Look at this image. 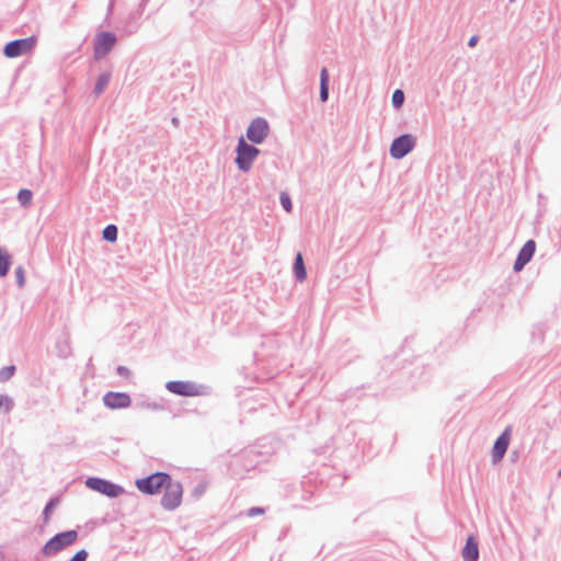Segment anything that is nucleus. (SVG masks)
Masks as SVG:
<instances>
[{
    "label": "nucleus",
    "mask_w": 561,
    "mask_h": 561,
    "mask_svg": "<svg viewBox=\"0 0 561 561\" xmlns=\"http://www.w3.org/2000/svg\"><path fill=\"white\" fill-rule=\"evenodd\" d=\"M461 556L463 561H478L479 560V545L474 536H469L462 548Z\"/></svg>",
    "instance_id": "nucleus-13"
},
{
    "label": "nucleus",
    "mask_w": 561,
    "mask_h": 561,
    "mask_svg": "<svg viewBox=\"0 0 561 561\" xmlns=\"http://www.w3.org/2000/svg\"><path fill=\"white\" fill-rule=\"evenodd\" d=\"M16 197H18V201L21 204V206L27 207L31 204V202H32L33 193L28 188H21L18 192V196Z\"/></svg>",
    "instance_id": "nucleus-22"
},
{
    "label": "nucleus",
    "mask_w": 561,
    "mask_h": 561,
    "mask_svg": "<svg viewBox=\"0 0 561 561\" xmlns=\"http://www.w3.org/2000/svg\"><path fill=\"white\" fill-rule=\"evenodd\" d=\"M117 43V36L110 31H101L96 33L93 45V58L101 60L108 55Z\"/></svg>",
    "instance_id": "nucleus-7"
},
{
    "label": "nucleus",
    "mask_w": 561,
    "mask_h": 561,
    "mask_svg": "<svg viewBox=\"0 0 561 561\" xmlns=\"http://www.w3.org/2000/svg\"><path fill=\"white\" fill-rule=\"evenodd\" d=\"M171 474L164 471H157L147 477L137 479L135 485L139 492L146 495L159 494L163 486L168 485Z\"/></svg>",
    "instance_id": "nucleus-3"
},
{
    "label": "nucleus",
    "mask_w": 561,
    "mask_h": 561,
    "mask_svg": "<svg viewBox=\"0 0 561 561\" xmlns=\"http://www.w3.org/2000/svg\"><path fill=\"white\" fill-rule=\"evenodd\" d=\"M205 490H206V485H205V484H203V483H199V484H197V485L194 488V490H193L192 494H193V496H195V497H201V496L205 493Z\"/></svg>",
    "instance_id": "nucleus-32"
},
{
    "label": "nucleus",
    "mask_w": 561,
    "mask_h": 561,
    "mask_svg": "<svg viewBox=\"0 0 561 561\" xmlns=\"http://www.w3.org/2000/svg\"><path fill=\"white\" fill-rule=\"evenodd\" d=\"M510 2H514L515 0H508Z\"/></svg>",
    "instance_id": "nucleus-37"
},
{
    "label": "nucleus",
    "mask_w": 561,
    "mask_h": 561,
    "mask_svg": "<svg viewBox=\"0 0 561 561\" xmlns=\"http://www.w3.org/2000/svg\"><path fill=\"white\" fill-rule=\"evenodd\" d=\"M536 251V242L533 239L527 240L517 253V256L529 263Z\"/></svg>",
    "instance_id": "nucleus-17"
},
{
    "label": "nucleus",
    "mask_w": 561,
    "mask_h": 561,
    "mask_svg": "<svg viewBox=\"0 0 561 561\" xmlns=\"http://www.w3.org/2000/svg\"><path fill=\"white\" fill-rule=\"evenodd\" d=\"M165 389L180 397H199L209 393V387L199 385L191 380H170L165 383Z\"/></svg>",
    "instance_id": "nucleus-4"
},
{
    "label": "nucleus",
    "mask_w": 561,
    "mask_h": 561,
    "mask_svg": "<svg viewBox=\"0 0 561 561\" xmlns=\"http://www.w3.org/2000/svg\"><path fill=\"white\" fill-rule=\"evenodd\" d=\"M511 436H512V426L508 425L497 436V438L495 439V442L493 444L492 454H491L493 463H497L504 458V456L507 451V448L510 446Z\"/></svg>",
    "instance_id": "nucleus-11"
},
{
    "label": "nucleus",
    "mask_w": 561,
    "mask_h": 561,
    "mask_svg": "<svg viewBox=\"0 0 561 561\" xmlns=\"http://www.w3.org/2000/svg\"><path fill=\"white\" fill-rule=\"evenodd\" d=\"M558 476L561 477V468L558 471Z\"/></svg>",
    "instance_id": "nucleus-36"
},
{
    "label": "nucleus",
    "mask_w": 561,
    "mask_h": 561,
    "mask_svg": "<svg viewBox=\"0 0 561 561\" xmlns=\"http://www.w3.org/2000/svg\"><path fill=\"white\" fill-rule=\"evenodd\" d=\"M37 43V37L31 35L8 42L3 47V55L8 58H16L32 51Z\"/></svg>",
    "instance_id": "nucleus-8"
},
{
    "label": "nucleus",
    "mask_w": 561,
    "mask_h": 561,
    "mask_svg": "<svg viewBox=\"0 0 561 561\" xmlns=\"http://www.w3.org/2000/svg\"><path fill=\"white\" fill-rule=\"evenodd\" d=\"M112 78V72L110 70H106L102 72L95 81L94 88H93V94L98 98L100 96L105 89L107 88L110 81Z\"/></svg>",
    "instance_id": "nucleus-16"
},
{
    "label": "nucleus",
    "mask_w": 561,
    "mask_h": 561,
    "mask_svg": "<svg viewBox=\"0 0 561 561\" xmlns=\"http://www.w3.org/2000/svg\"><path fill=\"white\" fill-rule=\"evenodd\" d=\"M236 158L234 163L241 172H249L253 165V162L261 153V150L254 146V144H249L245 141L243 137L238 139L236 146Z\"/></svg>",
    "instance_id": "nucleus-2"
},
{
    "label": "nucleus",
    "mask_w": 561,
    "mask_h": 561,
    "mask_svg": "<svg viewBox=\"0 0 561 561\" xmlns=\"http://www.w3.org/2000/svg\"><path fill=\"white\" fill-rule=\"evenodd\" d=\"M4 407L5 412H10L13 408V400L7 394H0V409Z\"/></svg>",
    "instance_id": "nucleus-28"
},
{
    "label": "nucleus",
    "mask_w": 561,
    "mask_h": 561,
    "mask_svg": "<svg viewBox=\"0 0 561 561\" xmlns=\"http://www.w3.org/2000/svg\"><path fill=\"white\" fill-rule=\"evenodd\" d=\"M117 237H118V228L114 224L107 225L102 231V238H103V240H105L107 242H111V243L116 242Z\"/></svg>",
    "instance_id": "nucleus-20"
},
{
    "label": "nucleus",
    "mask_w": 561,
    "mask_h": 561,
    "mask_svg": "<svg viewBox=\"0 0 561 561\" xmlns=\"http://www.w3.org/2000/svg\"><path fill=\"white\" fill-rule=\"evenodd\" d=\"M78 537L79 534L76 529L57 533L45 542V545L41 548L39 553L45 558L55 557L66 548L73 545Z\"/></svg>",
    "instance_id": "nucleus-1"
},
{
    "label": "nucleus",
    "mask_w": 561,
    "mask_h": 561,
    "mask_svg": "<svg viewBox=\"0 0 561 561\" xmlns=\"http://www.w3.org/2000/svg\"><path fill=\"white\" fill-rule=\"evenodd\" d=\"M171 123H172L173 126L179 127L180 119L178 117H172Z\"/></svg>",
    "instance_id": "nucleus-35"
},
{
    "label": "nucleus",
    "mask_w": 561,
    "mask_h": 561,
    "mask_svg": "<svg viewBox=\"0 0 561 561\" xmlns=\"http://www.w3.org/2000/svg\"><path fill=\"white\" fill-rule=\"evenodd\" d=\"M528 263H526L523 259L516 256L515 261H514V264H513V270L514 272H520Z\"/></svg>",
    "instance_id": "nucleus-30"
},
{
    "label": "nucleus",
    "mask_w": 561,
    "mask_h": 561,
    "mask_svg": "<svg viewBox=\"0 0 561 561\" xmlns=\"http://www.w3.org/2000/svg\"><path fill=\"white\" fill-rule=\"evenodd\" d=\"M89 552L85 549L77 551L68 561H87Z\"/></svg>",
    "instance_id": "nucleus-29"
},
{
    "label": "nucleus",
    "mask_w": 561,
    "mask_h": 561,
    "mask_svg": "<svg viewBox=\"0 0 561 561\" xmlns=\"http://www.w3.org/2000/svg\"><path fill=\"white\" fill-rule=\"evenodd\" d=\"M404 99H405L404 92L401 89H396L393 91L392 98H391L393 108H396V110L401 108L404 103Z\"/></svg>",
    "instance_id": "nucleus-23"
},
{
    "label": "nucleus",
    "mask_w": 561,
    "mask_h": 561,
    "mask_svg": "<svg viewBox=\"0 0 561 561\" xmlns=\"http://www.w3.org/2000/svg\"><path fill=\"white\" fill-rule=\"evenodd\" d=\"M103 403L111 410L125 409L131 404V398L126 392L108 391L103 396Z\"/></svg>",
    "instance_id": "nucleus-12"
},
{
    "label": "nucleus",
    "mask_w": 561,
    "mask_h": 561,
    "mask_svg": "<svg viewBox=\"0 0 561 561\" xmlns=\"http://www.w3.org/2000/svg\"><path fill=\"white\" fill-rule=\"evenodd\" d=\"M478 41H479V36L478 35H472L469 41H468V46L470 48H473L477 44H478Z\"/></svg>",
    "instance_id": "nucleus-34"
},
{
    "label": "nucleus",
    "mask_w": 561,
    "mask_h": 561,
    "mask_svg": "<svg viewBox=\"0 0 561 561\" xmlns=\"http://www.w3.org/2000/svg\"><path fill=\"white\" fill-rule=\"evenodd\" d=\"M59 499L58 497H50L48 502L45 504L44 510L42 512L44 522H48L50 518V515L55 507L58 505Z\"/></svg>",
    "instance_id": "nucleus-21"
},
{
    "label": "nucleus",
    "mask_w": 561,
    "mask_h": 561,
    "mask_svg": "<svg viewBox=\"0 0 561 561\" xmlns=\"http://www.w3.org/2000/svg\"><path fill=\"white\" fill-rule=\"evenodd\" d=\"M416 146V137L412 134H402L396 137L389 148V153L393 159H403Z\"/></svg>",
    "instance_id": "nucleus-9"
},
{
    "label": "nucleus",
    "mask_w": 561,
    "mask_h": 561,
    "mask_svg": "<svg viewBox=\"0 0 561 561\" xmlns=\"http://www.w3.org/2000/svg\"><path fill=\"white\" fill-rule=\"evenodd\" d=\"M270 134V125L266 118L255 117L249 124L245 135L254 145L262 144Z\"/></svg>",
    "instance_id": "nucleus-10"
},
{
    "label": "nucleus",
    "mask_w": 561,
    "mask_h": 561,
    "mask_svg": "<svg viewBox=\"0 0 561 561\" xmlns=\"http://www.w3.org/2000/svg\"><path fill=\"white\" fill-rule=\"evenodd\" d=\"M136 407L138 409H147V410H151V411H160V410H163V405L158 403V402H147V401H141V402H137L136 403Z\"/></svg>",
    "instance_id": "nucleus-25"
},
{
    "label": "nucleus",
    "mask_w": 561,
    "mask_h": 561,
    "mask_svg": "<svg viewBox=\"0 0 561 561\" xmlns=\"http://www.w3.org/2000/svg\"><path fill=\"white\" fill-rule=\"evenodd\" d=\"M11 264V255L5 249L0 248V277H4L8 275Z\"/></svg>",
    "instance_id": "nucleus-18"
},
{
    "label": "nucleus",
    "mask_w": 561,
    "mask_h": 561,
    "mask_svg": "<svg viewBox=\"0 0 561 561\" xmlns=\"http://www.w3.org/2000/svg\"><path fill=\"white\" fill-rule=\"evenodd\" d=\"M116 374L126 378H128L131 375L130 370L126 366L122 365L116 367Z\"/></svg>",
    "instance_id": "nucleus-33"
},
{
    "label": "nucleus",
    "mask_w": 561,
    "mask_h": 561,
    "mask_svg": "<svg viewBox=\"0 0 561 561\" xmlns=\"http://www.w3.org/2000/svg\"><path fill=\"white\" fill-rule=\"evenodd\" d=\"M85 486L110 499H116L125 492V489L121 484L99 477H88Z\"/></svg>",
    "instance_id": "nucleus-5"
},
{
    "label": "nucleus",
    "mask_w": 561,
    "mask_h": 561,
    "mask_svg": "<svg viewBox=\"0 0 561 561\" xmlns=\"http://www.w3.org/2000/svg\"><path fill=\"white\" fill-rule=\"evenodd\" d=\"M16 371V367L14 365L4 366L0 369V382H5L10 380Z\"/></svg>",
    "instance_id": "nucleus-24"
},
{
    "label": "nucleus",
    "mask_w": 561,
    "mask_h": 561,
    "mask_svg": "<svg viewBox=\"0 0 561 561\" xmlns=\"http://www.w3.org/2000/svg\"><path fill=\"white\" fill-rule=\"evenodd\" d=\"M264 512H265V510L263 507L254 506V507H251L248 510L247 515L249 517H253L256 515H262V514H264Z\"/></svg>",
    "instance_id": "nucleus-31"
},
{
    "label": "nucleus",
    "mask_w": 561,
    "mask_h": 561,
    "mask_svg": "<svg viewBox=\"0 0 561 561\" xmlns=\"http://www.w3.org/2000/svg\"><path fill=\"white\" fill-rule=\"evenodd\" d=\"M279 202H280L282 207L286 211H291L293 203H291V199H290V197H289V195L287 193H280Z\"/></svg>",
    "instance_id": "nucleus-27"
},
{
    "label": "nucleus",
    "mask_w": 561,
    "mask_h": 561,
    "mask_svg": "<svg viewBox=\"0 0 561 561\" xmlns=\"http://www.w3.org/2000/svg\"><path fill=\"white\" fill-rule=\"evenodd\" d=\"M164 493L161 497L160 504L165 511H174L182 503L183 486L180 481H169L168 485L163 486Z\"/></svg>",
    "instance_id": "nucleus-6"
},
{
    "label": "nucleus",
    "mask_w": 561,
    "mask_h": 561,
    "mask_svg": "<svg viewBox=\"0 0 561 561\" xmlns=\"http://www.w3.org/2000/svg\"><path fill=\"white\" fill-rule=\"evenodd\" d=\"M57 356L60 358H68L71 355V346L68 340L60 339L55 344Z\"/></svg>",
    "instance_id": "nucleus-19"
},
{
    "label": "nucleus",
    "mask_w": 561,
    "mask_h": 561,
    "mask_svg": "<svg viewBox=\"0 0 561 561\" xmlns=\"http://www.w3.org/2000/svg\"><path fill=\"white\" fill-rule=\"evenodd\" d=\"M14 274H15L16 285L19 286V288H22L25 285V272H24L23 266L19 265L15 268Z\"/></svg>",
    "instance_id": "nucleus-26"
},
{
    "label": "nucleus",
    "mask_w": 561,
    "mask_h": 561,
    "mask_svg": "<svg viewBox=\"0 0 561 561\" xmlns=\"http://www.w3.org/2000/svg\"><path fill=\"white\" fill-rule=\"evenodd\" d=\"M293 272L298 282H304L307 278V270L302 254L300 252H298L295 256Z\"/></svg>",
    "instance_id": "nucleus-15"
},
{
    "label": "nucleus",
    "mask_w": 561,
    "mask_h": 561,
    "mask_svg": "<svg viewBox=\"0 0 561 561\" xmlns=\"http://www.w3.org/2000/svg\"><path fill=\"white\" fill-rule=\"evenodd\" d=\"M330 90V75L327 67H322L320 70V93L319 99L322 103L329 100Z\"/></svg>",
    "instance_id": "nucleus-14"
}]
</instances>
